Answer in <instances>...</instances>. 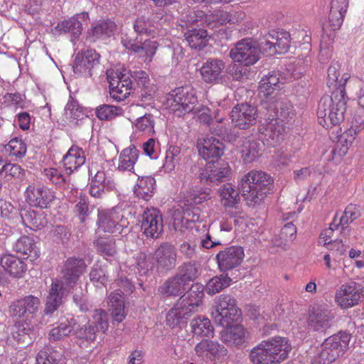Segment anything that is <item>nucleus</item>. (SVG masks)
I'll return each mask as SVG.
<instances>
[{
	"mask_svg": "<svg viewBox=\"0 0 364 364\" xmlns=\"http://www.w3.org/2000/svg\"><path fill=\"white\" fill-rule=\"evenodd\" d=\"M274 187L273 177L261 170H252L245 174L239 182L242 196L250 205L259 203Z\"/></svg>",
	"mask_w": 364,
	"mask_h": 364,
	"instance_id": "2",
	"label": "nucleus"
},
{
	"mask_svg": "<svg viewBox=\"0 0 364 364\" xmlns=\"http://www.w3.org/2000/svg\"><path fill=\"white\" fill-rule=\"evenodd\" d=\"M76 322L73 318L62 319L48 333L50 341H57L68 336L74 330Z\"/></svg>",
	"mask_w": 364,
	"mask_h": 364,
	"instance_id": "38",
	"label": "nucleus"
},
{
	"mask_svg": "<svg viewBox=\"0 0 364 364\" xmlns=\"http://www.w3.org/2000/svg\"><path fill=\"white\" fill-rule=\"evenodd\" d=\"M350 334L340 331L326 338L318 346L311 358V364H331L347 351Z\"/></svg>",
	"mask_w": 364,
	"mask_h": 364,
	"instance_id": "4",
	"label": "nucleus"
},
{
	"mask_svg": "<svg viewBox=\"0 0 364 364\" xmlns=\"http://www.w3.org/2000/svg\"><path fill=\"white\" fill-rule=\"evenodd\" d=\"M87 265L82 258L72 257L65 261L61 270L63 279H55L50 286L47 297L44 312L46 315L53 314L62 303V297L70 292L86 271Z\"/></svg>",
	"mask_w": 364,
	"mask_h": 364,
	"instance_id": "1",
	"label": "nucleus"
},
{
	"mask_svg": "<svg viewBox=\"0 0 364 364\" xmlns=\"http://www.w3.org/2000/svg\"><path fill=\"white\" fill-rule=\"evenodd\" d=\"M203 296V290L196 293L193 287L186 294H183L176 303L166 314V325L173 328L179 326L184 318H187L192 313L197 311L202 304Z\"/></svg>",
	"mask_w": 364,
	"mask_h": 364,
	"instance_id": "5",
	"label": "nucleus"
},
{
	"mask_svg": "<svg viewBox=\"0 0 364 364\" xmlns=\"http://www.w3.org/2000/svg\"><path fill=\"white\" fill-rule=\"evenodd\" d=\"M89 173L92 176L90 183V194L91 196L100 198L105 193V189L112 188L107 181L105 172L97 168V165L92 164L89 168Z\"/></svg>",
	"mask_w": 364,
	"mask_h": 364,
	"instance_id": "27",
	"label": "nucleus"
},
{
	"mask_svg": "<svg viewBox=\"0 0 364 364\" xmlns=\"http://www.w3.org/2000/svg\"><path fill=\"white\" fill-rule=\"evenodd\" d=\"M296 225L291 222L287 223L273 239L274 245L283 250L289 248L296 239Z\"/></svg>",
	"mask_w": 364,
	"mask_h": 364,
	"instance_id": "34",
	"label": "nucleus"
},
{
	"mask_svg": "<svg viewBox=\"0 0 364 364\" xmlns=\"http://www.w3.org/2000/svg\"><path fill=\"white\" fill-rule=\"evenodd\" d=\"M132 90L133 82L128 76L121 75H117L116 79L109 77V94L114 100L124 101Z\"/></svg>",
	"mask_w": 364,
	"mask_h": 364,
	"instance_id": "26",
	"label": "nucleus"
},
{
	"mask_svg": "<svg viewBox=\"0 0 364 364\" xmlns=\"http://www.w3.org/2000/svg\"><path fill=\"white\" fill-rule=\"evenodd\" d=\"M192 332L197 336H208L213 332L210 321L205 317L198 316L191 322Z\"/></svg>",
	"mask_w": 364,
	"mask_h": 364,
	"instance_id": "49",
	"label": "nucleus"
},
{
	"mask_svg": "<svg viewBox=\"0 0 364 364\" xmlns=\"http://www.w3.org/2000/svg\"><path fill=\"white\" fill-rule=\"evenodd\" d=\"M5 149L9 156L16 159H22L26 156L27 146L23 139L15 137L11 139L5 146Z\"/></svg>",
	"mask_w": 364,
	"mask_h": 364,
	"instance_id": "52",
	"label": "nucleus"
},
{
	"mask_svg": "<svg viewBox=\"0 0 364 364\" xmlns=\"http://www.w3.org/2000/svg\"><path fill=\"white\" fill-rule=\"evenodd\" d=\"M360 216V206L350 203L346 207L341 216L340 218H338V216L337 217V223L341 226V229L343 230L346 225L358 218Z\"/></svg>",
	"mask_w": 364,
	"mask_h": 364,
	"instance_id": "54",
	"label": "nucleus"
},
{
	"mask_svg": "<svg viewBox=\"0 0 364 364\" xmlns=\"http://www.w3.org/2000/svg\"><path fill=\"white\" fill-rule=\"evenodd\" d=\"M363 300L364 287L354 281L341 284L335 292V303L343 310L358 306Z\"/></svg>",
	"mask_w": 364,
	"mask_h": 364,
	"instance_id": "9",
	"label": "nucleus"
},
{
	"mask_svg": "<svg viewBox=\"0 0 364 364\" xmlns=\"http://www.w3.org/2000/svg\"><path fill=\"white\" fill-rule=\"evenodd\" d=\"M188 45L194 49L201 50L205 48L209 40L208 32L203 28H193L185 33Z\"/></svg>",
	"mask_w": 364,
	"mask_h": 364,
	"instance_id": "40",
	"label": "nucleus"
},
{
	"mask_svg": "<svg viewBox=\"0 0 364 364\" xmlns=\"http://www.w3.org/2000/svg\"><path fill=\"white\" fill-rule=\"evenodd\" d=\"M200 219L199 210L197 208H187L183 210L181 218V227L191 228L192 225Z\"/></svg>",
	"mask_w": 364,
	"mask_h": 364,
	"instance_id": "64",
	"label": "nucleus"
},
{
	"mask_svg": "<svg viewBox=\"0 0 364 364\" xmlns=\"http://www.w3.org/2000/svg\"><path fill=\"white\" fill-rule=\"evenodd\" d=\"M156 267L160 271H168L176 264V252L173 245L168 242L162 243L154 255Z\"/></svg>",
	"mask_w": 364,
	"mask_h": 364,
	"instance_id": "24",
	"label": "nucleus"
},
{
	"mask_svg": "<svg viewBox=\"0 0 364 364\" xmlns=\"http://www.w3.org/2000/svg\"><path fill=\"white\" fill-rule=\"evenodd\" d=\"M156 180L152 176L139 177L134 186V194L139 198L146 201L149 200L154 196Z\"/></svg>",
	"mask_w": 364,
	"mask_h": 364,
	"instance_id": "36",
	"label": "nucleus"
},
{
	"mask_svg": "<svg viewBox=\"0 0 364 364\" xmlns=\"http://www.w3.org/2000/svg\"><path fill=\"white\" fill-rule=\"evenodd\" d=\"M327 85L334 88L333 91H342L346 95L345 86L350 75L348 73H341V65L338 62L332 63L327 70Z\"/></svg>",
	"mask_w": 364,
	"mask_h": 364,
	"instance_id": "29",
	"label": "nucleus"
},
{
	"mask_svg": "<svg viewBox=\"0 0 364 364\" xmlns=\"http://www.w3.org/2000/svg\"><path fill=\"white\" fill-rule=\"evenodd\" d=\"M211 315L218 325L228 327L241 318L242 311L237 306V301L233 296L223 294L215 298L214 311Z\"/></svg>",
	"mask_w": 364,
	"mask_h": 364,
	"instance_id": "7",
	"label": "nucleus"
},
{
	"mask_svg": "<svg viewBox=\"0 0 364 364\" xmlns=\"http://www.w3.org/2000/svg\"><path fill=\"white\" fill-rule=\"evenodd\" d=\"M230 117L235 127L247 129L256 124L257 109L247 103L239 104L232 108Z\"/></svg>",
	"mask_w": 364,
	"mask_h": 364,
	"instance_id": "18",
	"label": "nucleus"
},
{
	"mask_svg": "<svg viewBox=\"0 0 364 364\" xmlns=\"http://www.w3.org/2000/svg\"><path fill=\"white\" fill-rule=\"evenodd\" d=\"M100 58V54L92 49L77 53L73 67L74 73L84 76H91V70L99 64Z\"/></svg>",
	"mask_w": 364,
	"mask_h": 364,
	"instance_id": "20",
	"label": "nucleus"
},
{
	"mask_svg": "<svg viewBox=\"0 0 364 364\" xmlns=\"http://www.w3.org/2000/svg\"><path fill=\"white\" fill-rule=\"evenodd\" d=\"M225 68V63L223 60L209 58L203 64L199 71L203 80L210 84L218 82Z\"/></svg>",
	"mask_w": 364,
	"mask_h": 364,
	"instance_id": "28",
	"label": "nucleus"
},
{
	"mask_svg": "<svg viewBox=\"0 0 364 364\" xmlns=\"http://www.w3.org/2000/svg\"><path fill=\"white\" fill-rule=\"evenodd\" d=\"M178 271L176 275L188 286L190 282L194 281L198 277V264L195 262H186L180 266Z\"/></svg>",
	"mask_w": 364,
	"mask_h": 364,
	"instance_id": "55",
	"label": "nucleus"
},
{
	"mask_svg": "<svg viewBox=\"0 0 364 364\" xmlns=\"http://www.w3.org/2000/svg\"><path fill=\"white\" fill-rule=\"evenodd\" d=\"M262 48L269 55L282 54L288 51L291 44V36L285 31H271L267 36Z\"/></svg>",
	"mask_w": 364,
	"mask_h": 364,
	"instance_id": "19",
	"label": "nucleus"
},
{
	"mask_svg": "<svg viewBox=\"0 0 364 364\" xmlns=\"http://www.w3.org/2000/svg\"><path fill=\"white\" fill-rule=\"evenodd\" d=\"M90 322L93 326L96 327L97 331H102L105 333L109 328L108 314L102 309H96L92 315Z\"/></svg>",
	"mask_w": 364,
	"mask_h": 364,
	"instance_id": "61",
	"label": "nucleus"
},
{
	"mask_svg": "<svg viewBox=\"0 0 364 364\" xmlns=\"http://www.w3.org/2000/svg\"><path fill=\"white\" fill-rule=\"evenodd\" d=\"M276 108L278 109L277 116L279 117V121L289 122L296 115L294 107L289 102H277Z\"/></svg>",
	"mask_w": 364,
	"mask_h": 364,
	"instance_id": "62",
	"label": "nucleus"
},
{
	"mask_svg": "<svg viewBox=\"0 0 364 364\" xmlns=\"http://www.w3.org/2000/svg\"><path fill=\"white\" fill-rule=\"evenodd\" d=\"M141 229L146 237H159L164 231L161 212L155 208H146L142 214Z\"/></svg>",
	"mask_w": 364,
	"mask_h": 364,
	"instance_id": "14",
	"label": "nucleus"
},
{
	"mask_svg": "<svg viewBox=\"0 0 364 364\" xmlns=\"http://www.w3.org/2000/svg\"><path fill=\"white\" fill-rule=\"evenodd\" d=\"M45 179L49 183L58 186H61L66 183V180L62 171L57 168H47L43 170Z\"/></svg>",
	"mask_w": 364,
	"mask_h": 364,
	"instance_id": "63",
	"label": "nucleus"
},
{
	"mask_svg": "<svg viewBox=\"0 0 364 364\" xmlns=\"http://www.w3.org/2000/svg\"><path fill=\"white\" fill-rule=\"evenodd\" d=\"M199 155L207 161L218 160L224 154V144L213 136L206 137L198 144Z\"/></svg>",
	"mask_w": 364,
	"mask_h": 364,
	"instance_id": "25",
	"label": "nucleus"
},
{
	"mask_svg": "<svg viewBox=\"0 0 364 364\" xmlns=\"http://www.w3.org/2000/svg\"><path fill=\"white\" fill-rule=\"evenodd\" d=\"M55 30L60 33L70 32L74 36H79L82 30V24L75 16L59 22Z\"/></svg>",
	"mask_w": 364,
	"mask_h": 364,
	"instance_id": "47",
	"label": "nucleus"
},
{
	"mask_svg": "<svg viewBox=\"0 0 364 364\" xmlns=\"http://www.w3.org/2000/svg\"><path fill=\"white\" fill-rule=\"evenodd\" d=\"M264 341L255 346L250 352V360L253 364H274Z\"/></svg>",
	"mask_w": 364,
	"mask_h": 364,
	"instance_id": "42",
	"label": "nucleus"
},
{
	"mask_svg": "<svg viewBox=\"0 0 364 364\" xmlns=\"http://www.w3.org/2000/svg\"><path fill=\"white\" fill-rule=\"evenodd\" d=\"M284 125L279 118L266 119L259 127L261 139L264 145L274 146L283 139Z\"/></svg>",
	"mask_w": 364,
	"mask_h": 364,
	"instance_id": "16",
	"label": "nucleus"
},
{
	"mask_svg": "<svg viewBox=\"0 0 364 364\" xmlns=\"http://www.w3.org/2000/svg\"><path fill=\"white\" fill-rule=\"evenodd\" d=\"M139 157V151L133 144L122 149L119 155L117 169L119 171L133 172Z\"/></svg>",
	"mask_w": 364,
	"mask_h": 364,
	"instance_id": "33",
	"label": "nucleus"
},
{
	"mask_svg": "<svg viewBox=\"0 0 364 364\" xmlns=\"http://www.w3.org/2000/svg\"><path fill=\"white\" fill-rule=\"evenodd\" d=\"M244 257V250L241 247L231 246L218 253L216 259L219 269L225 272L240 265Z\"/></svg>",
	"mask_w": 364,
	"mask_h": 364,
	"instance_id": "21",
	"label": "nucleus"
},
{
	"mask_svg": "<svg viewBox=\"0 0 364 364\" xmlns=\"http://www.w3.org/2000/svg\"><path fill=\"white\" fill-rule=\"evenodd\" d=\"M261 149L257 141L247 140L244 142L241 154L243 160L247 163H251L260 156Z\"/></svg>",
	"mask_w": 364,
	"mask_h": 364,
	"instance_id": "50",
	"label": "nucleus"
},
{
	"mask_svg": "<svg viewBox=\"0 0 364 364\" xmlns=\"http://www.w3.org/2000/svg\"><path fill=\"white\" fill-rule=\"evenodd\" d=\"M96 116L100 120H110L122 114V109L119 107L102 105L96 108Z\"/></svg>",
	"mask_w": 364,
	"mask_h": 364,
	"instance_id": "58",
	"label": "nucleus"
},
{
	"mask_svg": "<svg viewBox=\"0 0 364 364\" xmlns=\"http://www.w3.org/2000/svg\"><path fill=\"white\" fill-rule=\"evenodd\" d=\"M261 50L258 43L247 38L238 41L229 53V57L235 62L245 66H251L259 61Z\"/></svg>",
	"mask_w": 364,
	"mask_h": 364,
	"instance_id": "10",
	"label": "nucleus"
},
{
	"mask_svg": "<svg viewBox=\"0 0 364 364\" xmlns=\"http://www.w3.org/2000/svg\"><path fill=\"white\" fill-rule=\"evenodd\" d=\"M279 77L275 72H272L262 78L259 85V94L265 98L271 96L279 87Z\"/></svg>",
	"mask_w": 364,
	"mask_h": 364,
	"instance_id": "41",
	"label": "nucleus"
},
{
	"mask_svg": "<svg viewBox=\"0 0 364 364\" xmlns=\"http://www.w3.org/2000/svg\"><path fill=\"white\" fill-rule=\"evenodd\" d=\"M85 162V154L82 149L72 146L63 159V166L68 174L77 171Z\"/></svg>",
	"mask_w": 364,
	"mask_h": 364,
	"instance_id": "32",
	"label": "nucleus"
},
{
	"mask_svg": "<svg viewBox=\"0 0 364 364\" xmlns=\"http://www.w3.org/2000/svg\"><path fill=\"white\" fill-rule=\"evenodd\" d=\"M64 115L66 119L70 122H77L82 119L85 116L82 108L79 105L77 101L73 97L69 99L65 105Z\"/></svg>",
	"mask_w": 364,
	"mask_h": 364,
	"instance_id": "51",
	"label": "nucleus"
},
{
	"mask_svg": "<svg viewBox=\"0 0 364 364\" xmlns=\"http://www.w3.org/2000/svg\"><path fill=\"white\" fill-rule=\"evenodd\" d=\"M196 355L205 362L222 363L228 357V349L217 341L203 339L194 348Z\"/></svg>",
	"mask_w": 364,
	"mask_h": 364,
	"instance_id": "13",
	"label": "nucleus"
},
{
	"mask_svg": "<svg viewBox=\"0 0 364 364\" xmlns=\"http://www.w3.org/2000/svg\"><path fill=\"white\" fill-rule=\"evenodd\" d=\"M182 159L181 149L176 145H171L166 151L164 168L167 172L173 171Z\"/></svg>",
	"mask_w": 364,
	"mask_h": 364,
	"instance_id": "43",
	"label": "nucleus"
},
{
	"mask_svg": "<svg viewBox=\"0 0 364 364\" xmlns=\"http://www.w3.org/2000/svg\"><path fill=\"white\" fill-rule=\"evenodd\" d=\"M23 222L30 229L37 230L43 228L47 224L46 215L43 212L31 210L25 214Z\"/></svg>",
	"mask_w": 364,
	"mask_h": 364,
	"instance_id": "45",
	"label": "nucleus"
},
{
	"mask_svg": "<svg viewBox=\"0 0 364 364\" xmlns=\"http://www.w3.org/2000/svg\"><path fill=\"white\" fill-rule=\"evenodd\" d=\"M133 27L134 31L139 35L150 36L154 32L153 21L144 16L137 18Z\"/></svg>",
	"mask_w": 364,
	"mask_h": 364,
	"instance_id": "59",
	"label": "nucleus"
},
{
	"mask_svg": "<svg viewBox=\"0 0 364 364\" xmlns=\"http://www.w3.org/2000/svg\"><path fill=\"white\" fill-rule=\"evenodd\" d=\"M97 232L114 235L122 234L129 226V221L118 208L98 210Z\"/></svg>",
	"mask_w": 364,
	"mask_h": 364,
	"instance_id": "8",
	"label": "nucleus"
},
{
	"mask_svg": "<svg viewBox=\"0 0 364 364\" xmlns=\"http://www.w3.org/2000/svg\"><path fill=\"white\" fill-rule=\"evenodd\" d=\"M231 168L228 163L224 161H209L200 173L201 180L218 183L229 178Z\"/></svg>",
	"mask_w": 364,
	"mask_h": 364,
	"instance_id": "23",
	"label": "nucleus"
},
{
	"mask_svg": "<svg viewBox=\"0 0 364 364\" xmlns=\"http://www.w3.org/2000/svg\"><path fill=\"white\" fill-rule=\"evenodd\" d=\"M341 92L342 91H333L330 97H323L318 103V120L326 129L339 124L344 119L346 96Z\"/></svg>",
	"mask_w": 364,
	"mask_h": 364,
	"instance_id": "3",
	"label": "nucleus"
},
{
	"mask_svg": "<svg viewBox=\"0 0 364 364\" xmlns=\"http://www.w3.org/2000/svg\"><path fill=\"white\" fill-rule=\"evenodd\" d=\"M123 46L137 54L139 57L144 58V61L151 62L159 47V43L150 39L145 40L143 43L137 38H133L127 35L122 37Z\"/></svg>",
	"mask_w": 364,
	"mask_h": 364,
	"instance_id": "17",
	"label": "nucleus"
},
{
	"mask_svg": "<svg viewBox=\"0 0 364 364\" xmlns=\"http://www.w3.org/2000/svg\"><path fill=\"white\" fill-rule=\"evenodd\" d=\"M187 289V285L176 274L168 278L158 291L159 294L168 296H177L184 292Z\"/></svg>",
	"mask_w": 364,
	"mask_h": 364,
	"instance_id": "37",
	"label": "nucleus"
},
{
	"mask_svg": "<svg viewBox=\"0 0 364 364\" xmlns=\"http://www.w3.org/2000/svg\"><path fill=\"white\" fill-rule=\"evenodd\" d=\"M16 252L26 255L31 261L36 260L40 257V250L36 247L33 240L28 236L21 237L16 242Z\"/></svg>",
	"mask_w": 364,
	"mask_h": 364,
	"instance_id": "39",
	"label": "nucleus"
},
{
	"mask_svg": "<svg viewBox=\"0 0 364 364\" xmlns=\"http://www.w3.org/2000/svg\"><path fill=\"white\" fill-rule=\"evenodd\" d=\"M96 327L93 326L90 322H87L83 326L77 328L75 331L76 337L82 341V343L86 342L88 344L92 343L96 338Z\"/></svg>",
	"mask_w": 364,
	"mask_h": 364,
	"instance_id": "60",
	"label": "nucleus"
},
{
	"mask_svg": "<svg viewBox=\"0 0 364 364\" xmlns=\"http://www.w3.org/2000/svg\"><path fill=\"white\" fill-rule=\"evenodd\" d=\"M26 202L33 208H49L55 200V193L48 186L40 183L29 184L24 193Z\"/></svg>",
	"mask_w": 364,
	"mask_h": 364,
	"instance_id": "12",
	"label": "nucleus"
},
{
	"mask_svg": "<svg viewBox=\"0 0 364 364\" xmlns=\"http://www.w3.org/2000/svg\"><path fill=\"white\" fill-rule=\"evenodd\" d=\"M61 355L49 346H45L36 356V364H58Z\"/></svg>",
	"mask_w": 364,
	"mask_h": 364,
	"instance_id": "57",
	"label": "nucleus"
},
{
	"mask_svg": "<svg viewBox=\"0 0 364 364\" xmlns=\"http://www.w3.org/2000/svg\"><path fill=\"white\" fill-rule=\"evenodd\" d=\"M220 201L225 208H236L240 202V197L237 191L231 183L223 184L218 190Z\"/></svg>",
	"mask_w": 364,
	"mask_h": 364,
	"instance_id": "35",
	"label": "nucleus"
},
{
	"mask_svg": "<svg viewBox=\"0 0 364 364\" xmlns=\"http://www.w3.org/2000/svg\"><path fill=\"white\" fill-rule=\"evenodd\" d=\"M116 28V25L111 20L102 21L93 26L89 31V35L93 41L110 36Z\"/></svg>",
	"mask_w": 364,
	"mask_h": 364,
	"instance_id": "44",
	"label": "nucleus"
},
{
	"mask_svg": "<svg viewBox=\"0 0 364 364\" xmlns=\"http://www.w3.org/2000/svg\"><path fill=\"white\" fill-rule=\"evenodd\" d=\"M335 314L326 305H319L313 309L307 318V325L314 331L323 332L331 328Z\"/></svg>",
	"mask_w": 364,
	"mask_h": 364,
	"instance_id": "15",
	"label": "nucleus"
},
{
	"mask_svg": "<svg viewBox=\"0 0 364 364\" xmlns=\"http://www.w3.org/2000/svg\"><path fill=\"white\" fill-rule=\"evenodd\" d=\"M154 125L155 122L151 114H145L137 118L134 123L136 132L148 135L154 134Z\"/></svg>",
	"mask_w": 364,
	"mask_h": 364,
	"instance_id": "56",
	"label": "nucleus"
},
{
	"mask_svg": "<svg viewBox=\"0 0 364 364\" xmlns=\"http://www.w3.org/2000/svg\"><path fill=\"white\" fill-rule=\"evenodd\" d=\"M197 102L195 90L191 86H183L167 95L165 105L170 112L183 117L192 112Z\"/></svg>",
	"mask_w": 364,
	"mask_h": 364,
	"instance_id": "6",
	"label": "nucleus"
},
{
	"mask_svg": "<svg viewBox=\"0 0 364 364\" xmlns=\"http://www.w3.org/2000/svg\"><path fill=\"white\" fill-rule=\"evenodd\" d=\"M97 252L105 256L112 257L117 253L115 240L112 237H99L94 242Z\"/></svg>",
	"mask_w": 364,
	"mask_h": 364,
	"instance_id": "48",
	"label": "nucleus"
},
{
	"mask_svg": "<svg viewBox=\"0 0 364 364\" xmlns=\"http://www.w3.org/2000/svg\"><path fill=\"white\" fill-rule=\"evenodd\" d=\"M232 279L228 275L220 274L211 278L205 285V291L209 295H214L228 287Z\"/></svg>",
	"mask_w": 364,
	"mask_h": 364,
	"instance_id": "46",
	"label": "nucleus"
},
{
	"mask_svg": "<svg viewBox=\"0 0 364 364\" xmlns=\"http://www.w3.org/2000/svg\"><path fill=\"white\" fill-rule=\"evenodd\" d=\"M348 5L349 0H331L328 23L332 30H338L342 26Z\"/></svg>",
	"mask_w": 364,
	"mask_h": 364,
	"instance_id": "30",
	"label": "nucleus"
},
{
	"mask_svg": "<svg viewBox=\"0 0 364 364\" xmlns=\"http://www.w3.org/2000/svg\"><path fill=\"white\" fill-rule=\"evenodd\" d=\"M225 327V334L223 335L224 341L232 344H239L243 341L245 337V329L241 325H232Z\"/></svg>",
	"mask_w": 364,
	"mask_h": 364,
	"instance_id": "53",
	"label": "nucleus"
},
{
	"mask_svg": "<svg viewBox=\"0 0 364 364\" xmlns=\"http://www.w3.org/2000/svg\"><path fill=\"white\" fill-rule=\"evenodd\" d=\"M274 364H280L287 359L291 350L289 340L282 336H274L264 341Z\"/></svg>",
	"mask_w": 364,
	"mask_h": 364,
	"instance_id": "22",
	"label": "nucleus"
},
{
	"mask_svg": "<svg viewBox=\"0 0 364 364\" xmlns=\"http://www.w3.org/2000/svg\"><path fill=\"white\" fill-rule=\"evenodd\" d=\"M40 307V299L33 295H28L11 301L9 306L8 312L14 319L30 322L36 316Z\"/></svg>",
	"mask_w": 364,
	"mask_h": 364,
	"instance_id": "11",
	"label": "nucleus"
},
{
	"mask_svg": "<svg viewBox=\"0 0 364 364\" xmlns=\"http://www.w3.org/2000/svg\"><path fill=\"white\" fill-rule=\"evenodd\" d=\"M0 264L10 276L22 277L27 270V265L21 258L8 254L1 258Z\"/></svg>",
	"mask_w": 364,
	"mask_h": 364,
	"instance_id": "31",
	"label": "nucleus"
}]
</instances>
